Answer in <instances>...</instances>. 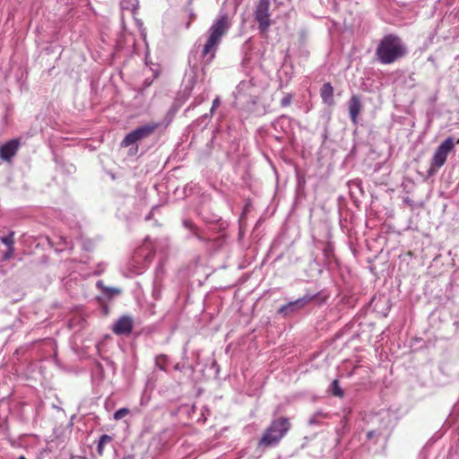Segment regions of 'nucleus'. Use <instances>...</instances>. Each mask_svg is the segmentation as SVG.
<instances>
[{
	"mask_svg": "<svg viewBox=\"0 0 459 459\" xmlns=\"http://www.w3.org/2000/svg\"><path fill=\"white\" fill-rule=\"evenodd\" d=\"M13 235H14L13 232H10L6 236L0 237V240L3 244L7 246L8 247H13V243H14Z\"/></svg>",
	"mask_w": 459,
	"mask_h": 459,
	"instance_id": "obj_19",
	"label": "nucleus"
},
{
	"mask_svg": "<svg viewBox=\"0 0 459 459\" xmlns=\"http://www.w3.org/2000/svg\"><path fill=\"white\" fill-rule=\"evenodd\" d=\"M18 459H26V457L24 455H20Z\"/></svg>",
	"mask_w": 459,
	"mask_h": 459,
	"instance_id": "obj_31",
	"label": "nucleus"
},
{
	"mask_svg": "<svg viewBox=\"0 0 459 459\" xmlns=\"http://www.w3.org/2000/svg\"><path fill=\"white\" fill-rule=\"evenodd\" d=\"M407 53L408 48L399 36L387 34L380 39L375 55L380 64L390 65L404 57Z\"/></svg>",
	"mask_w": 459,
	"mask_h": 459,
	"instance_id": "obj_2",
	"label": "nucleus"
},
{
	"mask_svg": "<svg viewBox=\"0 0 459 459\" xmlns=\"http://www.w3.org/2000/svg\"><path fill=\"white\" fill-rule=\"evenodd\" d=\"M133 329V319L130 316H121L113 326V332L118 335H127Z\"/></svg>",
	"mask_w": 459,
	"mask_h": 459,
	"instance_id": "obj_10",
	"label": "nucleus"
},
{
	"mask_svg": "<svg viewBox=\"0 0 459 459\" xmlns=\"http://www.w3.org/2000/svg\"><path fill=\"white\" fill-rule=\"evenodd\" d=\"M152 212H149V214L146 216V218H145V219H146L147 221H149V220H151V219H152Z\"/></svg>",
	"mask_w": 459,
	"mask_h": 459,
	"instance_id": "obj_30",
	"label": "nucleus"
},
{
	"mask_svg": "<svg viewBox=\"0 0 459 459\" xmlns=\"http://www.w3.org/2000/svg\"><path fill=\"white\" fill-rule=\"evenodd\" d=\"M107 293H109V297H113L115 295H118L120 293V290L116 288L107 289Z\"/></svg>",
	"mask_w": 459,
	"mask_h": 459,
	"instance_id": "obj_27",
	"label": "nucleus"
},
{
	"mask_svg": "<svg viewBox=\"0 0 459 459\" xmlns=\"http://www.w3.org/2000/svg\"><path fill=\"white\" fill-rule=\"evenodd\" d=\"M455 148V141L452 137H447L436 149L430 161L429 174L433 175L446 163L448 154Z\"/></svg>",
	"mask_w": 459,
	"mask_h": 459,
	"instance_id": "obj_5",
	"label": "nucleus"
},
{
	"mask_svg": "<svg viewBox=\"0 0 459 459\" xmlns=\"http://www.w3.org/2000/svg\"><path fill=\"white\" fill-rule=\"evenodd\" d=\"M168 360V358L164 354L158 355L155 358V365L161 370H165V364Z\"/></svg>",
	"mask_w": 459,
	"mask_h": 459,
	"instance_id": "obj_20",
	"label": "nucleus"
},
{
	"mask_svg": "<svg viewBox=\"0 0 459 459\" xmlns=\"http://www.w3.org/2000/svg\"><path fill=\"white\" fill-rule=\"evenodd\" d=\"M269 7L270 0H259L255 7V19L259 23V30L263 33L266 32L271 25Z\"/></svg>",
	"mask_w": 459,
	"mask_h": 459,
	"instance_id": "obj_7",
	"label": "nucleus"
},
{
	"mask_svg": "<svg viewBox=\"0 0 459 459\" xmlns=\"http://www.w3.org/2000/svg\"><path fill=\"white\" fill-rule=\"evenodd\" d=\"M221 104V100L219 97H216L213 101H212V106L210 109V114H205L202 117L203 119H207L208 117H210L211 116H212L214 110L220 106Z\"/></svg>",
	"mask_w": 459,
	"mask_h": 459,
	"instance_id": "obj_21",
	"label": "nucleus"
},
{
	"mask_svg": "<svg viewBox=\"0 0 459 459\" xmlns=\"http://www.w3.org/2000/svg\"><path fill=\"white\" fill-rule=\"evenodd\" d=\"M20 141L12 139L0 146V158L3 160L9 161L18 152Z\"/></svg>",
	"mask_w": 459,
	"mask_h": 459,
	"instance_id": "obj_9",
	"label": "nucleus"
},
{
	"mask_svg": "<svg viewBox=\"0 0 459 459\" xmlns=\"http://www.w3.org/2000/svg\"><path fill=\"white\" fill-rule=\"evenodd\" d=\"M130 412V411L127 409V408H121L119 410H117L115 413H114V419L116 420H121L123 419L124 417H126V415H128Z\"/></svg>",
	"mask_w": 459,
	"mask_h": 459,
	"instance_id": "obj_22",
	"label": "nucleus"
},
{
	"mask_svg": "<svg viewBox=\"0 0 459 459\" xmlns=\"http://www.w3.org/2000/svg\"><path fill=\"white\" fill-rule=\"evenodd\" d=\"M349 116L353 125L358 124V117L362 110L360 98L358 95H352L348 102Z\"/></svg>",
	"mask_w": 459,
	"mask_h": 459,
	"instance_id": "obj_11",
	"label": "nucleus"
},
{
	"mask_svg": "<svg viewBox=\"0 0 459 459\" xmlns=\"http://www.w3.org/2000/svg\"><path fill=\"white\" fill-rule=\"evenodd\" d=\"M237 93L239 97H247V101L255 104L258 99V88L254 79L241 81L237 87Z\"/></svg>",
	"mask_w": 459,
	"mask_h": 459,
	"instance_id": "obj_8",
	"label": "nucleus"
},
{
	"mask_svg": "<svg viewBox=\"0 0 459 459\" xmlns=\"http://www.w3.org/2000/svg\"><path fill=\"white\" fill-rule=\"evenodd\" d=\"M13 252H14V248H13V247H8L7 251H6V252L4 254V255H3V259H4V260H8V259H10V258L13 256Z\"/></svg>",
	"mask_w": 459,
	"mask_h": 459,
	"instance_id": "obj_26",
	"label": "nucleus"
},
{
	"mask_svg": "<svg viewBox=\"0 0 459 459\" xmlns=\"http://www.w3.org/2000/svg\"><path fill=\"white\" fill-rule=\"evenodd\" d=\"M231 18L226 13H220L208 30V38L202 51V57L205 65H208L215 56V53L222 37L231 27Z\"/></svg>",
	"mask_w": 459,
	"mask_h": 459,
	"instance_id": "obj_1",
	"label": "nucleus"
},
{
	"mask_svg": "<svg viewBox=\"0 0 459 459\" xmlns=\"http://www.w3.org/2000/svg\"><path fill=\"white\" fill-rule=\"evenodd\" d=\"M123 459H134V456L132 455H128L124 456Z\"/></svg>",
	"mask_w": 459,
	"mask_h": 459,
	"instance_id": "obj_29",
	"label": "nucleus"
},
{
	"mask_svg": "<svg viewBox=\"0 0 459 459\" xmlns=\"http://www.w3.org/2000/svg\"><path fill=\"white\" fill-rule=\"evenodd\" d=\"M320 96L324 103L328 105L333 103V88L330 82H325L322 85Z\"/></svg>",
	"mask_w": 459,
	"mask_h": 459,
	"instance_id": "obj_13",
	"label": "nucleus"
},
{
	"mask_svg": "<svg viewBox=\"0 0 459 459\" xmlns=\"http://www.w3.org/2000/svg\"><path fill=\"white\" fill-rule=\"evenodd\" d=\"M326 416L327 415L322 411H316L308 420V425H310V426L320 425L321 424L320 419L325 418Z\"/></svg>",
	"mask_w": 459,
	"mask_h": 459,
	"instance_id": "obj_18",
	"label": "nucleus"
},
{
	"mask_svg": "<svg viewBox=\"0 0 459 459\" xmlns=\"http://www.w3.org/2000/svg\"><path fill=\"white\" fill-rule=\"evenodd\" d=\"M152 297H153L156 300L160 299V297H161V290H160V289L158 286H156V285H154L153 290H152Z\"/></svg>",
	"mask_w": 459,
	"mask_h": 459,
	"instance_id": "obj_25",
	"label": "nucleus"
},
{
	"mask_svg": "<svg viewBox=\"0 0 459 459\" xmlns=\"http://www.w3.org/2000/svg\"><path fill=\"white\" fill-rule=\"evenodd\" d=\"M158 126L159 125L156 123H149L135 128L125 136L121 142V146L128 147L134 145L138 141L151 136Z\"/></svg>",
	"mask_w": 459,
	"mask_h": 459,
	"instance_id": "obj_6",
	"label": "nucleus"
},
{
	"mask_svg": "<svg viewBox=\"0 0 459 459\" xmlns=\"http://www.w3.org/2000/svg\"><path fill=\"white\" fill-rule=\"evenodd\" d=\"M329 391L331 392V394L336 397H343L344 395V392L343 390L342 389V387L340 386L339 385V381L337 379L333 380L331 385H330V387H329Z\"/></svg>",
	"mask_w": 459,
	"mask_h": 459,
	"instance_id": "obj_16",
	"label": "nucleus"
},
{
	"mask_svg": "<svg viewBox=\"0 0 459 459\" xmlns=\"http://www.w3.org/2000/svg\"><path fill=\"white\" fill-rule=\"evenodd\" d=\"M112 441H113V437L108 434H103L100 437V439H99L98 445H97V453L100 456L103 455L104 447L107 445H109Z\"/></svg>",
	"mask_w": 459,
	"mask_h": 459,
	"instance_id": "obj_14",
	"label": "nucleus"
},
{
	"mask_svg": "<svg viewBox=\"0 0 459 459\" xmlns=\"http://www.w3.org/2000/svg\"><path fill=\"white\" fill-rule=\"evenodd\" d=\"M183 225L185 226V228L188 229L189 230H191L193 232V234L201 241H206L207 239L204 238V237H202L199 233H198V229L195 227V225L193 223L192 221L190 220H185L183 221Z\"/></svg>",
	"mask_w": 459,
	"mask_h": 459,
	"instance_id": "obj_17",
	"label": "nucleus"
},
{
	"mask_svg": "<svg viewBox=\"0 0 459 459\" xmlns=\"http://www.w3.org/2000/svg\"><path fill=\"white\" fill-rule=\"evenodd\" d=\"M292 100V95L291 94H286L281 100V107H288Z\"/></svg>",
	"mask_w": 459,
	"mask_h": 459,
	"instance_id": "obj_24",
	"label": "nucleus"
},
{
	"mask_svg": "<svg viewBox=\"0 0 459 459\" xmlns=\"http://www.w3.org/2000/svg\"><path fill=\"white\" fill-rule=\"evenodd\" d=\"M120 5L122 10H129L132 13H134L139 6L138 0H121Z\"/></svg>",
	"mask_w": 459,
	"mask_h": 459,
	"instance_id": "obj_15",
	"label": "nucleus"
},
{
	"mask_svg": "<svg viewBox=\"0 0 459 459\" xmlns=\"http://www.w3.org/2000/svg\"><path fill=\"white\" fill-rule=\"evenodd\" d=\"M327 299L328 296H323L322 292H317L315 294L306 293L303 297L281 306L277 312L279 315L287 317L299 312L313 301H316L318 304H323L326 301Z\"/></svg>",
	"mask_w": 459,
	"mask_h": 459,
	"instance_id": "obj_4",
	"label": "nucleus"
},
{
	"mask_svg": "<svg viewBox=\"0 0 459 459\" xmlns=\"http://www.w3.org/2000/svg\"><path fill=\"white\" fill-rule=\"evenodd\" d=\"M290 428L289 419L280 417L271 422L261 437L258 446L268 448L277 446Z\"/></svg>",
	"mask_w": 459,
	"mask_h": 459,
	"instance_id": "obj_3",
	"label": "nucleus"
},
{
	"mask_svg": "<svg viewBox=\"0 0 459 459\" xmlns=\"http://www.w3.org/2000/svg\"><path fill=\"white\" fill-rule=\"evenodd\" d=\"M323 255H324V266L327 270H331L333 264L336 263V258L334 255V248L332 243L327 242L323 248Z\"/></svg>",
	"mask_w": 459,
	"mask_h": 459,
	"instance_id": "obj_12",
	"label": "nucleus"
},
{
	"mask_svg": "<svg viewBox=\"0 0 459 459\" xmlns=\"http://www.w3.org/2000/svg\"><path fill=\"white\" fill-rule=\"evenodd\" d=\"M322 138H323V143H325L328 138V128L326 126L324 127Z\"/></svg>",
	"mask_w": 459,
	"mask_h": 459,
	"instance_id": "obj_28",
	"label": "nucleus"
},
{
	"mask_svg": "<svg viewBox=\"0 0 459 459\" xmlns=\"http://www.w3.org/2000/svg\"><path fill=\"white\" fill-rule=\"evenodd\" d=\"M380 436H382V432L379 431V430H369L368 433H367V438L368 440H371V439H374V438H377L379 437Z\"/></svg>",
	"mask_w": 459,
	"mask_h": 459,
	"instance_id": "obj_23",
	"label": "nucleus"
}]
</instances>
